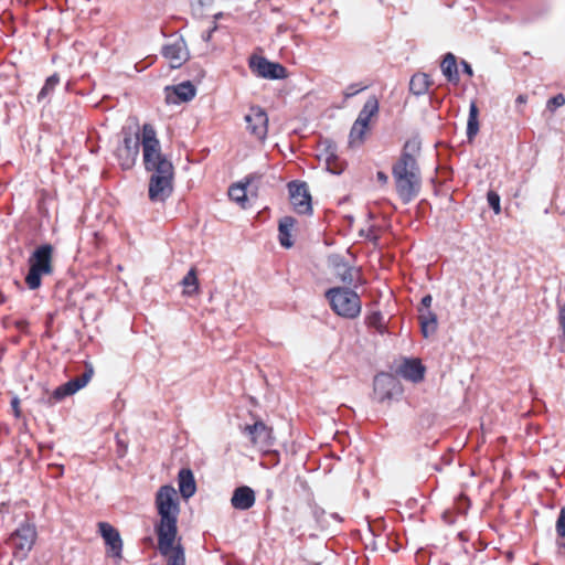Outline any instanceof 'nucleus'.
Instances as JSON below:
<instances>
[{"label": "nucleus", "instance_id": "obj_5", "mask_svg": "<svg viewBox=\"0 0 565 565\" xmlns=\"http://www.w3.org/2000/svg\"><path fill=\"white\" fill-rule=\"evenodd\" d=\"M53 247L51 244H42L34 249L29 257V273L25 276V284L31 290L39 289L43 275L53 273L52 266Z\"/></svg>", "mask_w": 565, "mask_h": 565}, {"label": "nucleus", "instance_id": "obj_20", "mask_svg": "<svg viewBox=\"0 0 565 565\" xmlns=\"http://www.w3.org/2000/svg\"><path fill=\"white\" fill-rule=\"evenodd\" d=\"M379 110H380L379 99L375 95H372L364 103L355 121H358L359 125L362 124L363 126H369L371 118L376 116L379 114Z\"/></svg>", "mask_w": 565, "mask_h": 565}, {"label": "nucleus", "instance_id": "obj_38", "mask_svg": "<svg viewBox=\"0 0 565 565\" xmlns=\"http://www.w3.org/2000/svg\"><path fill=\"white\" fill-rule=\"evenodd\" d=\"M70 395H72V394L68 391H66L65 384H63L53 391L52 398H54L56 402H58Z\"/></svg>", "mask_w": 565, "mask_h": 565}, {"label": "nucleus", "instance_id": "obj_25", "mask_svg": "<svg viewBox=\"0 0 565 565\" xmlns=\"http://www.w3.org/2000/svg\"><path fill=\"white\" fill-rule=\"evenodd\" d=\"M94 374V369L92 365L86 364L85 371L77 377L70 380L65 383V388L72 395L75 394L81 388L85 387L87 383L90 381Z\"/></svg>", "mask_w": 565, "mask_h": 565}, {"label": "nucleus", "instance_id": "obj_37", "mask_svg": "<svg viewBox=\"0 0 565 565\" xmlns=\"http://www.w3.org/2000/svg\"><path fill=\"white\" fill-rule=\"evenodd\" d=\"M556 533L558 536L565 537V507H563L559 511L556 521Z\"/></svg>", "mask_w": 565, "mask_h": 565}, {"label": "nucleus", "instance_id": "obj_24", "mask_svg": "<svg viewBox=\"0 0 565 565\" xmlns=\"http://www.w3.org/2000/svg\"><path fill=\"white\" fill-rule=\"evenodd\" d=\"M161 53L166 58H168L172 63V67L180 66L182 61L184 60L183 44L181 42L164 45L162 47Z\"/></svg>", "mask_w": 565, "mask_h": 565}, {"label": "nucleus", "instance_id": "obj_2", "mask_svg": "<svg viewBox=\"0 0 565 565\" xmlns=\"http://www.w3.org/2000/svg\"><path fill=\"white\" fill-rule=\"evenodd\" d=\"M156 508L160 516L154 525L160 554L171 551L178 534V515L180 512L175 489L166 484L156 494Z\"/></svg>", "mask_w": 565, "mask_h": 565}, {"label": "nucleus", "instance_id": "obj_27", "mask_svg": "<svg viewBox=\"0 0 565 565\" xmlns=\"http://www.w3.org/2000/svg\"><path fill=\"white\" fill-rule=\"evenodd\" d=\"M478 106L475 100L470 103L469 106V115H468V122H467V138L469 141H472L475 137L479 132V120H478Z\"/></svg>", "mask_w": 565, "mask_h": 565}, {"label": "nucleus", "instance_id": "obj_13", "mask_svg": "<svg viewBox=\"0 0 565 565\" xmlns=\"http://www.w3.org/2000/svg\"><path fill=\"white\" fill-rule=\"evenodd\" d=\"M173 178L170 175H150L148 194L151 202H166L173 192Z\"/></svg>", "mask_w": 565, "mask_h": 565}, {"label": "nucleus", "instance_id": "obj_22", "mask_svg": "<svg viewBox=\"0 0 565 565\" xmlns=\"http://www.w3.org/2000/svg\"><path fill=\"white\" fill-rule=\"evenodd\" d=\"M419 311V323L420 330L424 338H428L430 334L435 333L437 330V316L431 310H423Z\"/></svg>", "mask_w": 565, "mask_h": 565}, {"label": "nucleus", "instance_id": "obj_46", "mask_svg": "<svg viewBox=\"0 0 565 565\" xmlns=\"http://www.w3.org/2000/svg\"><path fill=\"white\" fill-rule=\"evenodd\" d=\"M526 100H527L526 95L521 94L515 98V104H516V106H521V105H524L526 103Z\"/></svg>", "mask_w": 565, "mask_h": 565}, {"label": "nucleus", "instance_id": "obj_14", "mask_svg": "<svg viewBox=\"0 0 565 565\" xmlns=\"http://www.w3.org/2000/svg\"><path fill=\"white\" fill-rule=\"evenodd\" d=\"M249 67L257 76L269 79H281L286 77V68L279 64L268 61L265 57H253Z\"/></svg>", "mask_w": 565, "mask_h": 565}, {"label": "nucleus", "instance_id": "obj_39", "mask_svg": "<svg viewBox=\"0 0 565 565\" xmlns=\"http://www.w3.org/2000/svg\"><path fill=\"white\" fill-rule=\"evenodd\" d=\"M365 87L364 86H361L359 84H351L347 87L345 92H344V96L347 98H350V97H353L354 95H356L358 93H360L361 90H363Z\"/></svg>", "mask_w": 565, "mask_h": 565}, {"label": "nucleus", "instance_id": "obj_23", "mask_svg": "<svg viewBox=\"0 0 565 565\" xmlns=\"http://www.w3.org/2000/svg\"><path fill=\"white\" fill-rule=\"evenodd\" d=\"M295 223H296V221L291 216H285L279 221V226H278L279 235L278 236H279V243L281 246L287 247V248L292 246L291 231L295 226Z\"/></svg>", "mask_w": 565, "mask_h": 565}, {"label": "nucleus", "instance_id": "obj_15", "mask_svg": "<svg viewBox=\"0 0 565 565\" xmlns=\"http://www.w3.org/2000/svg\"><path fill=\"white\" fill-rule=\"evenodd\" d=\"M256 502V493L248 486H239L235 488L231 498V505L238 511H246L254 507Z\"/></svg>", "mask_w": 565, "mask_h": 565}, {"label": "nucleus", "instance_id": "obj_17", "mask_svg": "<svg viewBox=\"0 0 565 565\" xmlns=\"http://www.w3.org/2000/svg\"><path fill=\"white\" fill-rule=\"evenodd\" d=\"M425 366L419 359H405L399 365V374L414 383H418L424 380Z\"/></svg>", "mask_w": 565, "mask_h": 565}, {"label": "nucleus", "instance_id": "obj_28", "mask_svg": "<svg viewBox=\"0 0 565 565\" xmlns=\"http://www.w3.org/2000/svg\"><path fill=\"white\" fill-rule=\"evenodd\" d=\"M249 184V179L246 178L245 183L233 184L228 189V196L232 201L238 203L243 209H246L247 194L246 189Z\"/></svg>", "mask_w": 565, "mask_h": 565}, {"label": "nucleus", "instance_id": "obj_18", "mask_svg": "<svg viewBox=\"0 0 565 565\" xmlns=\"http://www.w3.org/2000/svg\"><path fill=\"white\" fill-rule=\"evenodd\" d=\"M337 277L348 287L356 288L362 284V276L359 268L348 264H339L335 267Z\"/></svg>", "mask_w": 565, "mask_h": 565}, {"label": "nucleus", "instance_id": "obj_3", "mask_svg": "<svg viewBox=\"0 0 565 565\" xmlns=\"http://www.w3.org/2000/svg\"><path fill=\"white\" fill-rule=\"evenodd\" d=\"M142 161L150 175L174 174V168L168 157L162 153L161 145L157 138V131L151 124L142 125Z\"/></svg>", "mask_w": 565, "mask_h": 565}, {"label": "nucleus", "instance_id": "obj_9", "mask_svg": "<svg viewBox=\"0 0 565 565\" xmlns=\"http://www.w3.org/2000/svg\"><path fill=\"white\" fill-rule=\"evenodd\" d=\"M244 119L249 135L264 141L268 132V116L265 109L260 106H250Z\"/></svg>", "mask_w": 565, "mask_h": 565}, {"label": "nucleus", "instance_id": "obj_43", "mask_svg": "<svg viewBox=\"0 0 565 565\" xmlns=\"http://www.w3.org/2000/svg\"><path fill=\"white\" fill-rule=\"evenodd\" d=\"M461 66H462V72L465 74H467L470 77L473 75L472 67H471V65L467 61L462 60L461 61Z\"/></svg>", "mask_w": 565, "mask_h": 565}, {"label": "nucleus", "instance_id": "obj_45", "mask_svg": "<svg viewBox=\"0 0 565 565\" xmlns=\"http://www.w3.org/2000/svg\"><path fill=\"white\" fill-rule=\"evenodd\" d=\"M376 179L382 184H386L388 182V175L383 171H377Z\"/></svg>", "mask_w": 565, "mask_h": 565}, {"label": "nucleus", "instance_id": "obj_35", "mask_svg": "<svg viewBox=\"0 0 565 565\" xmlns=\"http://www.w3.org/2000/svg\"><path fill=\"white\" fill-rule=\"evenodd\" d=\"M487 201L489 206L493 210L495 214H500L501 205H500V195L498 192L490 190L487 193Z\"/></svg>", "mask_w": 565, "mask_h": 565}, {"label": "nucleus", "instance_id": "obj_7", "mask_svg": "<svg viewBox=\"0 0 565 565\" xmlns=\"http://www.w3.org/2000/svg\"><path fill=\"white\" fill-rule=\"evenodd\" d=\"M122 135V142L116 148L115 156L122 170H130L138 159L142 134L124 130Z\"/></svg>", "mask_w": 565, "mask_h": 565}, {"label": "nucleus", "instance_id": "obj_41", "mask_svg": "<svg viewBox=\"0 0 565 565\" xmlns=\"http://www.w3.org/2000/svg\"><path fill=\"white\" fill-rule=\"evenodd\" d=\"M431 302H433V297L430 295L424 296L422 298L420 308L419 309L430 310Z\"/></svg>", "mask_w": 565, "mask_h": 565}, {"label": "nucleus", "instance_id": "obj_11", "mask_svg": "<svg viewBox=\"0 0 565 565\" xmlns=\"http://www.w3.org/2000/svg\"><path fill=\"white\" fill-rule=\"evenodd\" d=\"M374 394L379 402L390 401L402 392L398 380L390 373H380L374 377Z\"/></svg>", "mask_w": 565, "mask_h": 565}, {"label": "nucleus", "instance_id": "obj_8", "mask_svg": "<svg viewBox=\"0 0 565 565\" xmlns=\"http://www.w3.org/2000/svg\"><path fill=\"white\" fill-rule=\"evenodd\" d=\"M242 433L248 437L252 446L260 451L268 452L275 445L273 428L260 419L244 426Z\"/></svg>", "mask_w": 565, "mask_h": 565}, {"label": "nucleus", "instance_id": "obj_16", "mask_svg": "<svg viewBox=\"0 0 565 565\" xmlns=\"http://www.w3.org/2000/svg\"><path fill=\"white\" fill-rule=\"evenodd\" d=\"M167 90V102L168 103H181V102H190L194 98L196 89L194 85L186 81L182 82L178 85L166 88Z\"/></svg>", "mask_w": 565, "mask_h": 565}, {"label": "nucleus", "instance_id": "obj_40", "mask_svg": "<svg viewBox=\"0 0 565 565\" xmlns=\"http://www.w3.org/2000/svg\"><path fill=\"white\" fill-rule=\"evenodd\" d=\"M11 408L13 411V415L15 418H20L21 416V409H20V399L19 397L14 396L12 399H11Z\"/></svg>", "mask_w": 565, "mask_h": 565}, {"label": "nucleus", "instance_id": "obj_10", "mask_svg": "<svg viewBox=\"0 0 565 565\" xmlns=\"http://www.w3.org/2000/svg\"><path fill=\"white\" fill-rule=\"evenodd\" d=\"M290 202L298 214H312L311 195L306 182L291 181L288 183Z\"/></svg>", "mask_w": 565, "mask_h": 565}, {"label": "nucleus", "instance_id": "obj_34", "mask_svg": "<svg viewBox=\"0 0 565 565\" xmlns=\"http://www.w3.org/2000/svg\"><path fill=\"white\" fill-rule=\"evenodd\" d=\"M324 154H326L328 170L331 171L332 173H339V171H337L335 168H332V163L334 161H337V159H338L337 153H335V147L333 145L329 143L326 148Z\"/></svg>", "mask_w": 565, "mask_h": 565}, {"label": "nucleus", "instance_id": "obj_21", "mask_svg": "<svg viewBox=\"0 0 565 565\" xmlns=\"http://www.w3.org/2000/svg\"><path fill=\"white\" fill-rule=\"evenodd\" d=\"M441 72L447 81L454 85H457L460 81V76L457 67V60L452 53H447L440 64Z\"/></svg>", "mask_w": 565, "mask_h": 565}, {"label": "nucleus", "instance_id": "obj_19", "mask_svg": "<svg viewBox=\"0 0 565 565\" xmlns=\"http://www.w3.org/2000/svg\"><path fill=\"white\" fill-rule=\"evenodd\" d=\"M179 491L184 499H189L194 495L196 491V484L193 472L188 468L180 469L178 473Z\"/></svg>", "mask_w": 565, "mask_h": 565}, {"label": "nucleus", "instance_id": "obj_1", "mask_svg": "<svg viewBox=\"0 0 565 565\" xmlns=\"http://www.w3.org/2000/svg\"><path fill=\"white\" fill-rule=\"evenodd\" d=\"M420 150V139L413 137L406 140L398 158L392 164L395 191L404 204L414 201L422 191L423 179L418 163Z\"/></svg>", "mask_w": 565, "mask_h": 565}, {"label": "nucleus", "instance_id": "obj_42", "mask_svg": "<svg viewBox=\"0 0 565 565\" xmlns=\"http://www.w3.org/2000/svg\"><path fill=\"white\" fill-rule=\"evenodd\" d=\"M558 321L562 328L563 335L565 338V306L559 309Z\"/></svg>", "mask_w": 565, "mask_h": 565}, {"label": "nucleus", "instance_id": "obj_32", "mask_svg": "<svg viewBox=\"0 0 565 565\" xmlns=\"http://www.w3.org/2000/svg\"><path fill=\"white\" fill-rule=\"evenodd\" d=\"M60 83V77L57 74H53L49 76L38 94V102L43 100L46 96H49L52 92H54L55 87Z\"/></svg>", "mask_w": 565, "mask_h": 565}, {"label": "nucleus", "instance_id": "obj_44", "mask_svg": "<svg viewBox=\"0 0 565 565\" xmlns=\"http://www.w3.org/2000/svg\"><path fill=\"white\" fill-rule=\"evenodd\" d=\"M216 29H217V25H216V24H214V25H213V28H211V29H209L207 31H205V32H203V33H202V39H203L204 41H206V42H207V41H210V40L212 39V35H213V33H214V31H215Z\"/></svg>", "mask_w": 565, "mask_h": 565}, {"label": "nucleus", "instance_id": "obj_12", "mask_svg": "<svg viewBox=\"0 0 565 565\" xmlns=\"http://www.w3.org/2000/svg\"><path fill=\"white\" fill-rule=\"evenodd\" d=\"M98 532L106 545V553L115 559L122 558V540L119 531L108 522H98Z\"/></svg>", "mask_w": 565, "mask_h": 565}, {"label": "nucleus", "instance_id": "obj_31", "mask_svg": "<svg viewBox=\"0 0 565 565\" xmlns=\"http://www.w3.org/2000/svg\"><path fill=\"white\" fill-rule=\"evenodd\" d=\"M383 315L381 311H373L365 318V323L369 328L376 330L379 333L384 334L386 332V326L383 322Z\"/></svg>", "mask_w": 565, "mask_h": 565}, {"label": "nucleus", "instance_id": "obj_26", "mask_svg": "<svg viewBox=\"0 0 565 565\" xmlns=\"http://www.w3.org/2000/svg\"><path fill=\"white\" fill-rule=\"evenodd\" d=\"M429 86V76L425 73L414 74L409 81V90L416 96L426 94Z\"/></svg>", "mask_w": 565, "mask_h": 565}, {"label": "nucleus", "instance_id": "obj_4", "mask_svg": "<svg viewBox=\"0 0 565 565\" xmlns=\"http://www.w3.org/2000/svg\"><path fill=\"white\" fill-rule=\"evenodd\" d=\"M331 309L340 317L356 318L362 308L360 296L348 287H333L326 291Z\"/></svg>", "mask_w": 565, "mask_h": 565}, {"label": "nucleus", "instance_id": "obj_47", "mask_svg": "<svg viewBox=\"0 0 565 565\" xmlns=\"http://www.w3.org/2000/svg\"><path fill=\"white\" fill-rule=\"evenodd\" d=\"M330 516L338 522L342 521L341 516L338 513H331Z\"/></svg>", "mask_w": 565, "mask_h": 565}, {"label": "nucleus", "instance_id": "obj_6", "mask_svg": "<svg viewBox=\"0 0 565 565\" xmlns=\"http://www.w3.org/2000/svg\"><path fill=\"white\" fill-rule=\"evenodd\" d=\"M38 537L34 523L25 520L10 534L7 544L12 548V555L20 561L28 557Z\"/></svg>", "mask_w": 565, "mask_h": 565}, {"label": "nucleus", "instance_id": "obj_33", "mask_svg": "<svg viewBox=\"0 0 565 565\" xmlns=\"http://www.w3.org/2000/svg\"><path fill=\"white\" fill-rule=\"evenodd\" d=\"M181 284L184 286V288H185L184 292L188 295H191L198 290L199 282H198L196 271L194 268H191L188 271V274L183 277Z\"/></svg>", "mask_w": 565, "mask_h": 565}, {"label": "nucleus", "instance_id": "obj_36", "mask_svg": "<svg viewBox=\"0 0 565 565\" xmlns=\"http://www.w3.org/2000/svg\"><path fill=\"white\" fill-rule=\"evenodd\" d=\"M565 104V97L563 94H557L547 100V109L554 111L556 108L562 107Z\"/></svg>", "mask_w": 565, "mask_h": 565}, {"label": "nucleus", "instance_id": "obj_29", "mask_svg": "<svg viewBox=\"0 0 565 565\" xmlns=\"http://www.w3.org/2000/svg\"><path fill=\"white\" fill-rule=\"evenodd\" d=\"M367 129L369 126L359 125L358 121H354L349 134L350 147H360L365 140Z\"/></svg>", "mask_w": 565, "mask_h": 565}, {"label": "nucleus", "instance_id": "obj_30", "mask_svg": "<svg viewBox=\"0 0 565 565\" xmlns=\"http://www.w3.org/2000/svg\"><path fill=\"white\" fill-rule=\"evenodd\" d=\"M162 555L167 557L166 565H185L184 548L181 544H172L171 551Z\"/></svg>", "mask_w": 565, "mask_h": 565}]
</instances>
